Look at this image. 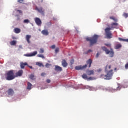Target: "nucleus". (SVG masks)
Masks as SVG:
<instances>
[{
	"label": "nucleus",
	"instance_id": "nucleus-1",
	"mask_svg": "<svg viewBox=\"0 0 128 128\" xmlns=\"http://www.w3.org/2000/svg\"><path fill=\"white\" fill-rule=\"evenodd\" d=\"M112 68V66H108L107 65L106 67V72H108L107 73V74H102L100 76V78H101L102 80H110L112 78V76H114V70H110Z\"/></svg>",
	"mask_w": 128,
	"mask_h": 128
},
{
	"label": "nucleus",
	"instance_id": "nucleus-2",
	"mask_svg": "<svg viewBox=\"0 0 128 128\" xmlns=\"http://www.w3.org/2000/svg\"><path fill=\"white\" fill-rule=\"evenodd\" d=\"M117 26H118V24L114 22L111 24V28H106L105 30V32L106 34L107 38H108L109 40L112 38V32H110V30H114V28H116Z\"/></svg>",
	"mask_w": 128,
	"mask_h": 128
},
{
	"label": "nucleus",
	"instance_id": "nucleus-3",
	"mask_svg": "<svg viewBox=\"0 0 128 128\" xmlns=\"http://www.w3.org/2000/svg\"><path fill=\"white\" fill-rule=\"evenodd\" d=\"M98 38H100V36L94 35L92 38H86V42H90V46H94V44H96L98 42Z\"/></svg>",
	"mask_w": 128,
	"mask_h": 128
},
{
	"label": "nucleus",
	"instance_id": "nucleus-4",
	"mask_svg": "<svg viewBox=\"0 0 128 128\" xmlns=\"http://www.w3.org/2000/svg\"><path fill=\"white\" fill-rule=\"evenodd\" d=\"M86 64L84 66H77L75 68V70H86V68H88H88H92V60L90 59L86 62Z\"/></svg>",
	"mask_w": 128,
	"mask_h": 128
},
{
	"label": "nucleus",
	"instance_id": "nucleus-5",
	"mask_svg": "<svg viewBox=\"0 0 128 128\" xmlns=\"http://www.w3.org/2000/svg\"><path fill=\"white\" fill-rule=\"evenodd\" d=\"M16 78V75H14V70L8 71L6 74V80H14Z\"/></svg>",
	"mask_w": 128,
	"mask_h": 128
},
{
	"label": "nucleus",
	"instance_id": "nucleus-6",
	"mask_svg": "<svg viewBox=\"0 0 128 128\" xmlns=\"http://www.w3.org/2000/svg\"><path fill=\"white\" fill-rule=\"evenodd\" d=\"M102 50L104 52H106V54H110V58H114V52L113 50H112L111 52L110 51V50H108L106 47H102Z\"/></svg>",
	"mask_w": 128,
	"mask_h": 128
},
{
	"label": "nucleus",
	"instance_id": "nucleus-7",
	"mask_svg": "<svg viewBox=\"0 0 128 128\" xmlns=\"http://www.w3.org/2000/svg\"><path fill=\"white\" fill-rule=\"evenodd\" d=\"M36 54H38V51H35L30 54H25V56H27V58H32V56H36Z\"/></svg>",
	"mask_w": 128,
	"mask_h": 128
},
{
	"label": "nucleus",
	"instance_id": "nucleus-8",
	"mask_svg": "<svg viewBox=\"0 0 128 128\" xmlns=\"http://www.w3.org/2000/svg\"><path fill=\"white\" fill-rule=\"evenodd\" d=\"M34 21L37 24V26H42V20L40 19V18H34Z\"/></svg>",
	"mask_w": 128,
	"mask_h": 128
},
{
	"label": "nucleus",
	"instance_id": "nucleus-9",
	"mask_svg": "<svg viewBox=\"0 0 128 128\" xmlns=\"http://www.w3.org/2000/svg\"><path fill=\"white\" fill-rule=\"evenodd\" d=\"M22 74H24V70H20L16 74V78H18L19 76H22Z\"/></svg>",
	"mask_w": 128,
	"mask_h": 128
},
{
	"label": "nucleus",
	"instance_id": "nucleus-10",
	"mask_svg": "<svg viewBox=\"0 0 128 128\" xmlns=\"http://www.w3.org/2000/svg\"><path fill=\"white\" fill-rule=\"evenodd\" d=\"M36 10H38V12H40V14H44V8H42V7L40 8H36Z\"/></svg>",
	"mask_w": 128,
	"mask_h": 128
},
{
	"label": "nucleus",
	"instance_id": "nucleus-11",
	"mask_svg": "<svg viewBox=\"0 0 128 128\" xmlns=\"http://www.w3.org/2000/svg\"><path fill=\"white\" fill-rule=\"evenodd\" d=\"M26 40L27 42L30 44H31V42H30V38H32V36L30 35H27L26 36Z\"/></svg>",
	"mask_w": 128,
	"mask_h": 128
},
{
	"label": "nucleus",
	"instance_id": "nucleus-12",
	"mask_svg": "<svg viewBox=\"0 0 128 128\" xmlns=\"http://www.w3.org/2000/svg\"><path fill=\"white\" fill-rule=\"evenodd\" d=\"M55 70L56 72H62V68L58 66H55Z\"/></svg>",
	"mask_w": 128,
	"mask_h": 128
},
{
	"label": "nucleus",
	"instance_id": "nucleus-13",
	"mask_svg": "<svg viewBox=\"0 0 128 128\" xmlns=\"http://www.w3.org/2000/svg\"><path fill=\"white\" fill-rule=\"evenodd\" d=\"M62 66L64 68H66L68 64V62H66V61L64 60L62 62Z\"/></svg>",
	"mask_w": 128,
	"mask_h": 128
},
{
	"label": "nucleus",
	"instance_id": "nucleus-14",
	"mask_svg": "<svg viewBox=\"0 0 128 128\" xmlns=\"http://www.w3.org/2000/svg\"><path fill=\"white\" fill-rule=\"evenodd\" d=\"M14 94V91L12 89H9L8 90V96H12Z\"/></svg>",
	"mask_w": 128,
	"mask_h": 128
},
{
	"label": "nucleus",
	"instance_id": "nucleus-15",
	"mask_svg": "<svg viewBox=\"0 0 128 128\" xmlns=\"http://www.w3.org/2000/svg\"><path fill=\"white\" fill-rule=\"evenodd\" d=\"M32 84H30V82H28L27 90H32Z\"/></svg>",
	"mask_w": 128,
	"mask_h": 128
},
{
	"label": "nucleus",
	"instance_id": "nucleus-16",
	"mask_svg": "<svg viewBox=\"0 0 128 128\" xmlns=\"http://www.w3.org/2000/svg\"><path fill=\"white\" fill-rule=\"evenodd\" d=\"M110 20H114V22H116V23L118 22V18H116V17H114V16H110Z\"/></svg>",
	"mask_w": 128,
	"mask_h": 128
},
{
	"label": "nucleus",
	"instance_id": "nucleus-17",
	"mask_svg": "<svg viewBox=\"0 0 128 128\" xmlns=\"http://www.w3.org/2000/svg\"><path fill=\"white\" fill-rule=\"evenodd\" d=\"M42 34H44V36H48V34H49L48 31V30H42Z\"/></svg>",
	"mask_w": 128,
	"mask_h": 128
},
{
	"label": "nucleus",
	"instance_id": "nucleus-18",
	"mask_svg": "<svg viewBox=\"0 0 128 128\" xmlns=\"http://www.w3.org/2000/svg\"><path fill=\"white\" fill-rule=\"evenodd\" d=\"M14 32H15V34H20V32H22V30H20V29L18 28H16L14 30Z\"/></svg>",
	"mask_w": 128,
	"mask_h": 128
},
{
	"label": "nucleus",
	"instance_id": "nucleus-19",
	"mask_svg": "<svg viewBox=\"0 0 128 128\" xmlns=\"http://www.w3.org/2000/svg\"><path fill=\"white\" fill-rule=\"evenodd\" d=\"M26 66H28V63H26V62L21 63V64H20L21 68H22V69L24 68Z\"/></svg>",
	"mask_w": 128,
	"mask_h": 128
},
{
	"label": "nucleus",
	"instance_id": "nucleus-20",
	"mask_svg": "<svg viewBox=\"0 0 128 128\" xmlns=\"http://www.w3.org/2000/svg\"><path fill=\"white\" fill-rule=\"evenodd\" d=\"M122 46V44H118L115 46V48H116V50H120V48H121Z\"/></svg>",
	"mask_w": 128,
	"mask_h": 128
},
{
	"label": "nucleus",
	"instance_id": "nucleus-21",
	"mask_svg": "<svg viewBox=\"0 0 128 128\" xmlns=\"http://www.w3.org/2000/svg\"><path fill=\"white\" fill-rule=\"evenodd\" d=\"M88 76H92V74H94V70H90L88 72Z\"/></svg>",
	"mask_w": 128,
	"mask_h": 128
},
{
	"label": "nucleus",
	"instance_id": "nucleus-22",
	"mask_svg": "<svg viewBox=\"0 0 128 128\" xmlns=\"http://www.w3.org/2000/svg\"><path fill=\"white\" fill-rule=\"evenodd\" d=\"M10 44L11 46H16V41H12L10 42Z\"/></svg>",
	"mask_w": 128,
	"mask_h": 128
},
{
	"label": "nucleus",
	"instance_id": "nucleus-23",
	"mask_svg": "<svg viewBox=\"0 0 128 128\" xmlns=\"http://www.w3.org/2000/svg\"><path fill=\"white\" fill-rule=\"evenodd\" d=\"M30 80H34V74H31L30 76Z\"/></svg>",
	"mask_w": 128,
	"mask_h": 128
},
{
	"label": "nucleus",
	"instance_id": "nucleus-24",
	"mask_svg": "<svg viewBox=\"0 0 128 128\" xmlns=\"http://www.w3.org/2000/svg\"><path fill=\"white\" fill-rule=\"evenodd\" d=\"M36 66H40V68H42V66H44V64H42L40 63V62H37Z\"/></svg>",
	"mask_w": 128,
	"mask_h": 128
},
{
	"label": "nucleus",
	"instance_id": "nucleus-25",
	"mask_svg": "<svg viewBox=\"0 0 128 128\" xmlns=\"http://www.w3.org/2000/svg\"><path fill=\"white\" fill-rule=\"evenodd\" d=\"M122 90V88H120V86H118V88H117V89L116 90H114L113 92H118V90Z\"/></svg>",
	"mask_w": 128,
	"mask_h": 128
},
{
	"label": "nucleus",
	"instance_id": "nucleus-26",
	"mask_svg": "<svg viewBox=\"0 0 128 128\" xmlns=\"http://www.w3.org/2000/svg\"><path fill=\"white\" fill-rule=\"evenodd\" d=\"M24 24H30V20H24Z\"/></svg>",
	"mask_w": 128,
	"mask_h": 128
},
{
	"label": "nucleus",
	"instance_id": "nucleus-27",
	"mask_svg": "<svg viewBox=\"0 0 128 128\" xmlns=\"http://www.w3.org/2000/svg\"><path fill=\"white\" fill-rule=\"evenodd\" d=\"M82 78L84 80H88V76L86 74H84L83 76H82Z\"/></svg>",
	"mask_w": 128,
	"mask_h": 128
},
{
	"label": "nucleus",
	"instance_id": "nucleus-28",
	"mask_svg": "<svg viewBox=\"0 0 128 128\" xmlns=\"http://www.w3.org/2000/svg\"><path fill=\"white\" fill-rule=\"evenodd\" d=\"M123 16H124V18H128V14L126 13H124L123 14Z\"/></svg>",
	"mask_w": 128,
	"mask_h": 128
},
{
	"label": "nucleus",
	"instance_id": "nucleus-29",
	"mask_svg": "<svg viewBox=\"0 0 128 128\" xmlns=\"http://www.w3.org/2000/svg\"><path fill=\"white\" fill-rule=\"evenodd\" d=\"M18 2L19 4H24V0H18Z\"/></svg>",
	"mask_w": 128,
	"mask_h": 128
},
{
	"label": "nucleus",
	"instance_id": "nucleus-30",
	"mask_svg": "<svg viewBox=\"0 0 128 128\" xmlns=\"http://www.w3.org/2000/svg\"><path fill=\"white\" fill-rule=\"evenodd\" d=\"M38 58H44V56L42 54H38Z\"/></svg>",
	"mask_w": 128,
	"mask_h": 128
},
{
	"label": "nucleus",
	"instance_id": "nucleus-31",
	"mask_svg": "<svg viewBox=\"0 0 128 128\" xmlns=\"http://www.w3.org/2000/svg\"><path fill=\"white\" fill-rule=\"evenodd\" d=\"M44 49H40V54H44Z\"/></svg>",
	"mask_w": 128,
	"mask_h": 128
},
{
	"label": "nucleus",
	"instance_id": "nucleus-32",
	"mask_svg": "<svg viewBox=\"0 0 128 128\" xmlns=\"http://www.w3.org/2000/svg\"><path fill=\"white\" fill-rule=\"evenodd\" d=\"M55 52H56V54H58V52H60V48H56L55 50Z\"/></svg>",
	"mask_w": 128,
	"mask_h": 128
},
{
	"label": "nucleus",
	"instance_id": "nucleus-33",
	"mask_svg": "<svg viewBox=\"0 0 128 128\" xmlns=\"http://www.w3.org/2000/svg\"><path fill=\"white\" fill-rule=\"evenodd\" d=\"M105 46H108V48H110L112 46V45L110 44H105Z\"/></svg>",
	"mask_w": 128,
	"mask_h": 128
},
{
	"label": "nucleus",
	"instance_id": "nucleus-34",
	"mask_svg": "<svg viewBox=\"0 0 128 128\" xmlns=\"http://www.w3.org/2000/svg\"><path fill=\"white\" fill-rule=\"evenodd\" d=\"M46 82H47L48 84H50V82H52V81L48 79V80H46Z\"/></svg>",
	"mask_w": 128,
	"mask_h": 128
},
{
	"label": "nucleus",
	"instance_id": "nucleus-35",
	"mask_svg": "<svg viewBox=\"0 0 128 128\" xmlns=\"http://www.w3.org/2000/svg\"><path fill=\"white\" fill-rule=\"evenodd\" d=\"M118 40H120V42H124V40H125V39H122V38H119Z\"/></svg>",
	"mask_w": 128,
	"mask_h": 128
},
{
	"label": "nucleus",
	"instance_id": "nucleus-36",
	"mask_svg": "<svg viewBox=\"0 0 128 128\" xmlns=\"http://www.w3.org/2000/svg\"><path fill=\"white\" fill-rule=\"evenodd\" d=\"M70 64H74V60H72L70 61Z\"/></svg>",
	"mask_w": 128,
	"mask_h": 128
},
{
	"label": "nucleus",
	"instance_id": "nucleus-37",
	"mask_svg": "<svg viewBox=\"0 0 128 128\" xmlns=\"http://www.w3.org/2000/svg\"><path fill=\"white\" fill-rule=\"evenodd\" d=\"M125 68L126 70H128V64H126Z\"/></svg>",
	"mask_w": 128,
	"mask_h": 128
},
{
	"label": "nucleus",
	"instance_id": "nucleus-38",
	"mask_svg": "<svg viewBox=\"0 0 128 128\" xmlns=\"http://www.w3.org/2000/svg\"><path fill=\"white\" fill-rule=\"evenodd\" d=\"M102 70L101 68L97 70L98 72H102Z\"/></svg>",
	"mask_w": 128,
	"mask_h": 128
},
{
	"label": "nucleus",
	"instance_id": "nucleus-39",
	"mask_svg": "<svg viewBox=\"0 0 128 128\" xmlns=\"http://www.w3.org/2000/svg\"><path fill=\"white\" fill-rule=\"evenodd\" d=\"M41 76H46V73H42Z\"/></svg>",
	"mask_w": 128,
	"mask_h": 128
},
{
	"label": "nucleus",
	"instance_id": "nucleus-40",
	"mask_svg": "<svg viewBox=\"0 0 128 128\" xmlns=\"http://www.w3.org/2000/svg\"><path fill=\"white\" fill-rule=\"evenodd\" d=\"M51 48L52 50H54V48H56V46L54 45H53L52 46Z\"/></svg>",
	"mask_w": 128,
	"mask_h": 128
},
{
	"label": "nucleus",
	"instance_id": "nucleus-41",
	"mask_svg": "<svg viewBox=\"0 0 128 128\" xmlns=\"http://www.w3.org/2000/svg\"><path fill=\"white\" fill-rule=\"evenodd\" d=\"M50 66V64H46V68H48V66Z\"/></svg>",
	"mask_w": 128,
	"mask_h": 128
},
{
	"label": "nucleus",
	"instance_id": "nucleus-42",
	"mask_svg": "<svg viewBox=\"0 0 128 128\" xmlns=\"http://www.w3.org/2000/svg\"><path fill=\"white\" fill-rule=\"evenodd\" d=\"M18 12L20 13V14H22V11L20 10H18L17 11Z\"/></svg>",
	"mask_w": 128,
	"mask_h": 128
},
{
	"label": "nucleus",
	"instance_id": "nucleus-43",
	"mask_svg": "<svg viewBox=\"0 0 128 128\" xmlns=\"http://www.w3.org/2000/svg\"><path fill=\"white\" fill-rule=\"evenodd\" d=\"M100 53H98L96 56V58H98V56H100Z\"/></svg>",
	"mask_w": 128,
	"mask_h": 128
},
{
	"label": "nucleus",
	"instance_id": "nucleus-44",
	"mask_svg": "<svg viewBox=\"0 0 128 128\" xmlns=\"http://www.w3.org/2000/svg\"><path fill=\"white\" fill-rule=\"evenodd\" d=\"M88 54H90V52H92V50H88Z\"/></svg>",
	"mask_w": 128,
	"mask_h": 128
},
{
	"label": "nucleus",
	"instance_id": "nucleus-45",
	"mask_svg": "<svg viewBox=\"0 0 128 128\" xmlns=\"http://www.w3.org/2000/svg\"><path fill=\"white\" fill-rule=\"evenodd\" d=\"M87 80H92V77H90L88 78Z\"/></svg>",
	"mask_w": 128,
	"mask_h": 128
},
{
	"label": "nucleus",
	"instance_id": "nucleus-46",
	"mask_svg": "<svg viewBox=\"0 0 128 128\" xmlns=\"http://www.w3.org/2000/svg\"><path fill=\"white\" fill-rule=\"evenodd\" d=\"M28 68H30L31 70H32V66H28Z\"/></svg>",
	"mask_w": 128,
	"mask_h": 128
},
{
	"label": "nucleus",
	"instance_id": "nucleus-47",
	"mask_svg": "<svg viewBox=\"0 0 128 128\" xmlns=\"http://www.w3.org/2000/svg\"><path fill=\"white\" fill-rule=\"evenodd\" d=\"M39 2H41L42 4V2H44V0H40V1H39Z\"/></svg>",
	"mask_w": 128,
	"mask_h": 128
},
{
	"label": "nucleus",
	"instance_id": "nucleus-48",
	"mask_svg": "<svg viewBox=\"0 0 128 128\" xmlns=\"http://www.w3.org/2000/svg\"><path fill=\"white\" fill-rule=\"evenodd\" d=\"M124 42H128V39L127 40L125 39Z\"/></svg>",
	"mask_w": 128,
	"mask_h": 128
},
{
	"label": "nucleus",
	"instance_id": "nucleus-49",
	"mask_svg": "<svg viewBox=\"0 0 128 128\" xmlns=\"http://www.w3.org/2000/svg\"><path fill=\"white\" fill-rule=\"evenodd\" d=\"M12 39H13V40H16V37H13V38H12Z\"/></svg>",
	"mask_w": 128,
	"mask_h": 128
},
{
	"label": "nucleus",
	"instance_id": "nucleus-50",
	"mask_svg": "<svg viewBox=\"0 0 128 128\" xmlns=\"http://www.w3.org/2000/svg\"><path fill=\"white\" fill-rule=\"evenodd\" d=\"M50 26H52V23L50 22Z\"/></svg>",
	"mask_w": 128,
	"mask_h": 128
},
{
	"label": "nucleus",
	"instance_id": "nucleus-51",
	"mask_svg": "<svg viewBox=\"0 0 128 128\" xmlns=\"http://www.w3.org/2000/svg\"><path fill=\"white\" fill-rule=\"evenodd\" d=\"M114 70H116V68L114 69Z\"/></svg>",
	"mask_w": 128,
	"mask_h": 128
},
{
	"label": "nucleus",
	"instance_id": "nucleus-52",
	"mask_svg": "<svg viewBox=\"0 0 128 128\" xmlns=\"http://www.w3.org/2000/svg\"><path fill=\"white\" fill-rule=\"evenodd\" d=\"M54 20H56V19H54Z\"/></svg>",
	"mask_w": 128,
	"mask_h": 128
},
{
	"label": "nucleus",
	"instance_id": "nucleus-53",
	"mask_svg": "<svg viewBox=\"0 0 128 128\" xmlns=\"http://www.w3.org/2000/svg\"><path fill=\"white\" fill-rule=\"evenodd\" d=\"M20 20V19H18V20Z\"/></svg>",
	"mask_w": 128,
	"mask_h": 128
}]
</instances>
